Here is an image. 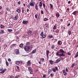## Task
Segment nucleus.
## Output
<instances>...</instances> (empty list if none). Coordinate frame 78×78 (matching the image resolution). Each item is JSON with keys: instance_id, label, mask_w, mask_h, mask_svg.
<instances>
[{"instance_id": "57", "label": "nucleus", "mask_w": 78, "mask_h": 78, "mask_svg": "<svg viewBox=\"0 0 78 78\" xmlns=\"http://www.w3.org/2000/svg\"><path fill=\"white\" fill-rule=\"evenodd\" d=\"M6 10H7V11H9L10 10L9 9H8V8H6Z\"/></svg>"}, {"instance_id": "64", "label": "nucleus", "mask_w": 78, "mask_h": 78, "mask_svg": "<svg viewBox=\"0 0 78 78\" xmlns=\"http://www.w3.org/2000/svg\"><path fill=\"white\" fill-rule=\"evenodd\" d=\"M68 55H71V54L70 52H68Z\"/></svg>"}, {"instance_id": "24", "label": "nucleus", "mask_w": 78, "mask_h": 78, "mask_svg": "<svg viewBox=\"0 0 78 78\" xmlns=\"http://www.w3.org/2000/svg\"><path fill=\"white\" fill-rule=\"evenodd\" d=\"M8 78H14V77L13 76H9L8 77Z\"/></svg>"}, {"instance_id": "40", "label": "nucleus", "mask_w": 78, "mask_h": 78, "mask_svg": "<svg viewBox=\"0 0 78 78\" xmlns=\"http://www.w3.org/2000/svg\"><path fill=\"white\" fill-rule=\"evenodd\" d=\"M42 36L43 38H45V37H46V35H45L43 34Z\"/></svg>"}, {"instance_id": "34", "label": "nucleus", "mask_w": 78, "mask_h": 78, "mask_svg": "<svg viewBox=\"0 0 78 78\" xmlns=\"http://www.w3.org/2000/svg\"><path fill=\"white\" fill-rule=\"evenodd\" d=\"M7 47V45H6V44H5L4 45V49H5V48H6Z\"/></svg>"}, {"instance_id": "26", "label": "nucleus", "mask_w": 78, "mask_h": 78, "mask_svg": "<svg viewBox=\"0 0 78 78\" xmlns=\"http://www.w3.org/2000/svg\"><path fill=\"white\" fill-rule=\"evenodd\" d=\"M16 11L18 13H20V10L17 9L16 10Z\"/></svg>"}, {"instance_id": "47", "label": "nucleus", "mask_w": 78, "mask_h": 78, "mask_svg": "<svg viewBox=\"0 0 78 78\" xmlns=\"http://www.w3.org/2000/svg\"><path fill=\"white\" fill-rule=\"evenodd\" d=\"M53 75H54V73H51L50 76H53Z\"/></svg>"}, {"instance_id": "52", "label": "nucleus", "mask_w": 78, "mask_h": 78, "mask_svg": "<svg viewBox=\"0 0 78 78\" xmlns=\"http://www.w3.org/2000/svg\"><path fill=\"white\" fill-rule=\"evenodd\" d=\"M63 75L65 76H66V75H67V73L66 72L65 73H64V74Z\"/></svg>"}, {"instance_id": "48", "label": "nucleus", "mask_w": 78, "mask_h": 78, "mask_svg": "<svg viewBox=\"0 0 78 78\" xmlns=\"http://www.w3.org/2000/svg\"><path fill=\"white\" fill-rule=\"evenodd\" d=\"M49 37H50V38H52L53 37V36L52 35H49L48 36Z\"/></svg>"}, {"instance_id": "61", "label": "nucleus", "mask_w": 78, "mask_h": 78, "mask_svg": "<svg viewBox=\"0 0 78 78\" xmlns=\"http://www.w3.org/2000/svg\"><path fill=\"white\" fill-rule=\"evenodd\" d=\"M27 7H28V8H30V5H27Z\"/></svg>"}, {"instance_id": "18", "label": "nucleus", "mask_w": 78, "mask_h": 78, "mask_svg": "<svg viewBox=\"0 0 78 78\" xmlns=\"http://www.w3.org/2000/svg\"><path fill=\"white\" fill-rule=\"evenodd\" d=\"M77 13H78V12L76 11H75L73 12V14H74V15H76V14Z\"/></svg>"}, {"instance_id": "63", "label": "nucleus", "mask_w": 78, "mask_h": 78, "mask_svg": "<svg viewBox=\"0 0 78 78\" xmlns=\"http://www.w3.org/2000/svg\"><path fill=\"white\" fill-rule=\"evenodd\" d=\"M62 72H63V73H64L66 72L65 70H63Z\"/></svg>"}, {"instance_id": "39", "label": "nucleus", "mask_w": 78, "mask_h": 78, "mask_svg": "<svg viewBox=\"0 0 78 78\" xmlns=\"http://www.w3.org/2000/svg\"><path fill=\"white\" fill-rule=\"evenodd\" d=\"M68 34L69 35H70L71 34V31L70 30L68 31Z\"/></svg>"}, {"instance_id": "3", "label": "nucleus", "mask_w": 78, "mask_h": 78, "mask_svg": "<svg viewBox=\"0 0 78 78\" xmlns=\"http://www.w3.org/2000/svg\"><path fill=\"white\" fill-rule=\"evenodd\" d=\"M62 59H63V58L62 57H60L58 58V59L56 60L55 62L56 63H58V62H59V61H61V60H62Z\"/></svg>"}, {"instance_id": "19", "label": "nucleus", "mask_w": 78, "mask_h": 78, "mask_svg": "<svg viewBox=\"0 0 78 78\" xmlns=\"http://www.w3.org/2000/svg\"><path fill=\"white\" fill-rule=\"evenodd\" d=\"M57 27H56V24H55V25H54L53 27V29L54 30H55L56 29Z\"/></svg>"}, {"instance_id": "14", "label": "nucleus", "mask_w": 78, "mask_h": 78, "mask_svg": "<svg viewBox=\"0 0 78 78\" xmlns=\"http://www.w3.org/2000/svg\"><path fill=\"white\" fill-rule=\"evenodd\" d=\"M58 56H59L60 57H61V56H65V55H64V54H63V53H62V54H59V55Z\"/></svg>"}, {"instance_id": "42", "label": "nucleus", "mask_w": 78, "mask_h": 78, "mask_svg": "<svg viewBox=\"0 0 78 78\" xmlns=\"http://www.w3.org/2000/svg\"><path fill=\"white\" fill-rule=\"evenodd\" d=\"M74 66H75V64H73L71 66V67H72V68H73V67H74Z\"/></svg>"}, {"instance_id": "49", "label": "nucleus", "mask_w": 78, "mask_h": 78, "mask_svg": "<svg viewBox=\"0 0 78 78\" xmlns=\"http://www.w3.org/2000/svg\"><path fill=\"white\" fill-rule=\"evenodd\" d=\"M1 28H4V26H3L2 25H1Z\"/></svg>"}, {"instance_id": "8", "label": "nucleus", "mask_w": 78, "mask_h": 78, "mask_svg": "<svg viewBox=\"0 0 78 78\" xmlns=\"http://www.w3.org/2000/svg\"><path fill=\"white\" fill-rule=\"evenodd\" d=\"M27 64L28 66H31V62L30 60H29L27 62Z\"/></svg>"}, {"instance_id": "37", "label": "nucleus", "mask_w": 78, "mask_h": 78, "mask_svg": "<svg viewBox=\"0 0 78 78\" xmlns=\"http://www.w3.org/2000/svg\"><path fill=\"white\" fill-rule=\"evenodd\" d=\"M15 45H16V44H13L11 45L10 47H14V46H15Z\"/></svg>"}, {"instance_id": "43", "label": "nucleus", "mask_w": 78, "mask_h": 78, "mask_svg": "<svg viewBox=\"0 0 78 78\" xmlns=\"http://www.w3.org/2000/svg\"><path fill=\"white\" fill-rule=\"evenodd\" d=\"M57 41H58V40H57V39H54V43H55V42H57Z\"/></svg>"}, {"instance_id": "54", "label": "nucleus", "mask_w": 78, "mask_h": 78, "mask_svg": "<svg viewBox=\"0 0 78 78\" xmlns=\"http://www.w3.org/2000/svg\"><path fill=\"white\" fill-rule=\"evenodd\" d=\"M30 42H28L26 43V45H30Z\"/></svg>"}, {"instance_id": "6", "label": "nucleus", "mask_w": 78, "mask_h": 78, "mask_svg": "<svg viewBox=\"0 0 78 78\" xmlns=\"http://www.w3.org/2000/svg\"><path fill=\"white\" fill-rule=\"evenodd\" d=\"M15 52L16 55H18L19 54V51L18 49L16 50H15Z\"/></svg>"}, {"instance_id": "59", "label": "nucleus", "mask_w": 78, "mask_h": 78, "mask_svg": "<svg viewBox=\"0 0 78 78\" xmlns=\"http://www.w3.org/2000/svg\"><path fill=\"white\" fill-rule=\"evenodd\" d=\"M16 68L18 69V70H19V67L18 66H16Z\"/></svg>"}, {"instance_id": "17", "label": "nucleus", "mask_w": 78, "mask_h": 78, "mask_svg": "<svg viewBox=\"0 0 78 78\" xmlns=\"http://www.w3.org/2000/svg\"><path fill=\"white\" fill-rule=\"evenodd\" d=\"M55 32L56 33H59V30L57 29L55 31Z\"/></svg>"}, {"instance_id": "50", "label": "nucleus", "mask_w": 78, "mask_h": 78, "mask_svg": "<svg viewBox=\"0 0 78 78\" xmlns=\"http://www.w3.org/2000/svg\"><path fill=\"white\" fill-rule=\"evenodd\" d=\"M55 70H57V71L58 70V67H57L56 66L55 67Z\"/></svg>"}, {"instance_id": "35", "label": "nucleus", "mask_w": 78, "mask_h": 78, "mask_svg": "<svg viewBox=\"0 0 78 78\" xmlns=\"http://www.w3.org/2000/svg\"><path fill=\"white\" fill-rule=\"evenodd\" d=\"M52 70L54 72H56V69H55V68H52Z\"/></svg>"}, {"instance_id": "45", "label": "nucleus", "mask_w": 78, "mask_h": 78, "mask_svg": "<svg viewBox=\"0 0 78 78\" xmlns=\"http://www.w3.org/2000/svg\"><path fill=\"white\" fill-rule=\"evenodd\" d=\"M44 9L45 10L47 13V14H48V10H47V9Z\"/></svg>"}, {"instance_id": "51", "label": "nucleus", "mask_w": 78, "mask_h": 78, "mask_svg": "<svg viewBox=\"0 0 78 78\" xmlns=\"http://www.w3.org/2000/svg\"><path fill=\"white\" fill-rule=\"evenodd\" d=\"M35 18H37V15L35 14Z\"/></svg>"}, {"instance_id": "60", "label": "nucleus", "mask_w": 78, "mask_h": 78, "mask_svg": "<svg viewBox=\"0 0 78 78\" xmlns=\"http://www.w3.org/2000/svg\"><path fill=\"white\" fill-rule=\"evenodd\" d=\"M24 9H23L22 10V13H24Z\"/></svg>"}, {"instance_id": "15", "label": "nucleus", "mask_w": 78, "mask_h": 78, "mask_svg": "<svg viewBox=\"0 0 78 78\" xmlns=\"http://www.w3.org/2000/svg\"><path fill=\"white\" fill-rule=\"evenodd\" d=\"M49 62L50 63V64L51 65H52L53 64V62H54L53 61L50 60L49 61Z\"/></svg>"}, {"instance_id": "1", "label": "nucleus", "mask_w": 78, "mask_h": 78, "mask_svg": "<svg viewBox=\"0 0 78 78\" xmlns=\"http://www.w3.org/2000/svg\"><path fill=\"white\" fill-rule=\"evenodd\" d=\"M6 69H3V68H0V73H4V72H6Z\"/></svg>"}, {"instance_id": "44", "label": "nucleus", "mask_w": 78, "mask_h": 78, "mask_svg": "<svg viewBox=\"0 0 78 78\" xmlns=\"http://www.w3.org/2000/svg\"><path fill=\"white\" fill-rule=\"evenodd\" d=\"M43 34H44V32H42L40 34L41 36H42L44 35Z\"/></svg>"}, {"instance_id": "4", "label": "nucleus", "mask_w": 78, "mask_h": 78, "mask_svg": "<svg viewBox=\"0 0 78 78\" xmlns=\"http://www.w3.org/2000/svg\"><path fill=\"white\" fill-rule=\"evenodd\" d=\"M28 69L29 70V72H30V74H32V73H31V72H33V69H32L31 67H29L28 68Z\"/></svg>"}, {"instance_id": "10", "label": "nucleus", "mask_w": 78, "mask_h": 78, "mask_svg": "<svg viewBox=\"0 0 78 78\" xmlns=\"http://www.w3.org/2000/svg\"><path fill=\"white\" fill-rule=\"evenodd\" d=\"M59 53H65V51H63V50L62 49H60L59 50Z\"/></svg>"}, {"instance_id": "25", "label": "nucleus", "mask_w": 78, "mask_h": 78, "mask_svg": "<svg viewBox=\"0 0 78 78\" xmlns=\"http://www.w3.org/2000/svg\"><path fill=\"white\" fill-rule=\"evenodd\" d=\"M19 46L20 47H21V48H22V47L23 46V44L21 43L20 45Z\"/></svg>"}, {"instance_id": "12", "label": "nucleus", "mask_w": 78, "mask_h": 78, "mask_svg": "<svg viewBox=\"0 0 78 78\" xmlns=\"http://www.w3.org/2000/svg\"><path fill=\"white\" fill-rule=\"evenodd\" d=\"M17 19H18V15H16L15 17L14 20H17Z\"/></svg>"}, {"instance_id": "32", "label": "nucleus", "mask_w": 78, "mask_h": 78, "mask_svg": "<svg viewBox=\"0 0 78 78\" xmlns=\"http://www.w3.org/2000/svg\"><path fill=\"white\" fill-rule=\"evenodd\" d=\"M41 59L42 61L43 62H45V59L44 58H41Z\"/></svg>"}, {"instance_id": "38", "label": "nucleus", "mask_w": 78, "mask_h": 78, "mask_svg": "<svg viewBox=\"0 0 78 78\" xmlns=\"http://www.w3.org/2000/svg\"><path fill=\"white\" fill-rule=\"evenodd\" d=\"M42 4L43 7L44 8V9H45V3H43Z\"/></svg>"}, {"instance_id": "21", "label": "nucleus", "mask_w": 78, "mask_h": 78, "mask_svg": "<svg viewBox=\"0 0 78 78\" xmlns=\"http://www.w3.org/2000/svg\"><path fill=\"white\" fill-rule=\"evenodd\" d=\"M33 33V32L31 30H29L27 32V34H30L31 33Z\"/></svg>"}, {"instance_id": "16", "label": "nucleus", "mask_w": 78, "mask_h": 78, "mask_svg": "<svg viewBox=\"0 0 78 78\" xmlns=\"http://www.w3.org/2000/svg\"><path fill=\"white\" fill-rule=\"evenodd\" d=\"M51 72H52V70H51V69H49L48 71V74H50V73H51Z\"/></svg>"}, {"instance_id": "22", "label": "nucleus", "mask_w": 78, "mask_h": 78, "mask_svg": "<svg viewBox=\"0 0 78 78\" xmlns=\"http://www.w3.org/2000/svg\"><path fill=\"white\" fill-rule=\"evenodd\" d=\"M40 4H39V6H40V7H42V2H40Z\"/></svg>"}, {"instance_id": "7", "label": "nucleus", "mask_w": 78, "mask_h": 78, "mask_svg": "<svg viewBox=\"0 0 78 78\" xmlns=\"http://www.w3.org/2000/svg\"><path fill=\"white\" fill-rule=\"evenodd\" d=\"M57 44L59 45H61L62 44V41H58L57 43Z\"/></svg>"}, {"instance_id": "53", "label": "nucleus", "mask_w": 78, "mask_h": 78, "mask_svg": "<svg viewBox=\"0 0 78 78\" xmlns=\"http://www.w3.org/2000/svg\"><path fill=\"white\" fill-rule=\"evenodd\" d=\"M39 71V69H37L35 70V72H38Z\"/></svg>"}, {"instance_id": "13", "label": "nucleus", "mask_w": 78, "mask_h": 78, "mask_svg": "<svg viewBox=\"0 0 78 78\" xmlns=\"http://www.w3.org/2000/svg\"><path fill=\"white\" fill-rule=\"evenodd\" d=\"M29 4L31 6H34V5L33 2H30Z\"/></svg>"}, {"instance_id": "28", "label": "nucleus", "mask_w": 78, "mask_h": 78, "mask_svg": "<svg viewBox=\"0 0 78 78\" xmlns=\"http://www.w3.org/2000/svg\"><path fill=\"white\" fill-rule=\"evenodd\" d=\"M55 46L54 44L52 45L51 47V48L52 49H53L54 48H55Z\"/></svg>"}, {"instance_id": "33", "label": "nucleus", "mask_w": 78, "mask_h": 78, "mask_svg": "<svg viewBox=\"0 0 78 78\" xmlns=\"http://www.w3.org/2000/svg\"><path fill=\"white\" fill-rule=\"evenodd\" d=\"M48 54H49V51H46V55H48Z\"/></svg>"}, {"instance_id": "46", "label": "nucleus", "mask_w": 78, "mask_h": 78, "mask_svg": "<svg viewBox=\"0 0 78 78\" xmlns=\"http://www.w3.org/2000/svg\"><path fill=\"white\" fill-rule=\"evenodd\" d=\"M56 55L57 56H59V52H58L56 53Z\"/></svg>"}, {"instance_id": "31", "label": "nucleus", "mask_w": 78, "mask_h": 78, "mask_svg": "<svg viewBox=\"0 0 78 78\" xmlns=\"http://www.w3.org/2000/svg\"><path fill=\"white\" fill-rule=\"evenodd\" d=\"M10 17V19H12L13 20H14V16H11Z\"/></svg>"}, {"instance_id": "56", "label": "nucleus", "mask_w": 78, "mask_h": 78, "mask_svg": "<svg viewBox=\"0 0 78 78\" xmlns=\"http://www.w3.org/2000/svg\"><path fill=\"white\" fill-rule=\"evenodd\" d=\"M41 14H44V12L42 10H41Z\"/></svg>"}, {"instance_id": "11", "label": "nucleus", "mask_w": 78, "mask_h": 78, "mask_svg": "<svg viewBox=\"0 0 78 78\" xmlns=\"http://www.w3.org/2000/svg\"><path fill=\"white\" fill-rule=\"evenodd\" d=\"M36 49H35L33 50V51H32L31 53V54H33L34 53H36Z\"/></svg>"}, {"instance_id": "20", "label": "nucleus", "mask_w": 78, "mask_h": 78, "mask_svg": "<svg viewBox=\"0 0 78 78\" xmlns=\"http://www.w3.org/2000/svg\"><path fill=\"white\" fill-rule=\"evenodd\" d=\"M4 33V30H2L0 31V34H3Z\"/></svg>"}, {"instance_id": "41", "label": "nucleus", "mask_w": 78, "mask_h": 78, "mask_svg": "<svg viewBox=\"0 0 78 78\" xmlns=\"http://www.w3.org/2000/svg\"><path fill=\"white\" fill-rule=\"evenodd\" d=\"M48 20V19L47 18H45L44 19V21H47Z\"/></svg>"}, {"instance_id": "36", "label": "nucleus", "mask_w": 78, "mask_h": 78, "mask_svg": "<svg viewBox=\"0 0 78 78\" xmlns=\"http://www.w3.org/2000/svg\"><path fill=\"white\" fill-rule=\"evenodd\" d=\"M6 64L7 66H9V63H8V62L7 61H6Z\"/></svg>"}, {"instance_id": "62", "label": "nucleus", "mask_w": 78, "mask_h": 78, "mask_svg": "<svg viewBox=\"0 0 78 78\" xmlns=\"http://www.w3.org/2000/svg\"><path fill=\"white\" fill-rule=\"evenodd\" d=\"M70 23H69L67 25V27H69V26H70Z\"/></svg>"}, {"instance_id": "23", "label": "nucleus", "mask_w": 78, "mask_h": 78, "mask_svg": "<svg viewBox=\"0 0 78 78\" xmlns=\"http://www.w3.org/2000/svg\"><path fill=\"white\" fill-rule=\"evenodd\" d=\"M50 5L51 7V9H53V5L51 4H50Z\"/></svg>"}, {"instance_id": "29", "label": "nucleus", "mask_w": 78, "mask_h": 78, "mask_svg": "<svg viewBox=\"0 0 78 78\" xmlns=\"http://www.w3.org/2000/svg\"><path fill=\"white\" fill-rule=\"evenodd\" d=\"M7 30L8 31H9V32H11V31H12V29H7Z\"/></svg>"}, {"instance_id": "5", "label": "nucleus", "mask_w": 78, "mask_h": 78, "mask_svg": "<svg viewBox=\"0 0 78 78\" xmlns=\"http://www.w3.org/2000/svg\"><path fill=\"white\" fill-rule=\"evenodd\" d=\"M22 62L21 61H16V65H19V64H22Z\"/></svg>"}, {"instance_id": "30", "label": "nucleus", "mask_w": 78, "mask_h": 78, "mask_svg": "<svg viewBox=\"0 0 78 78\" xmlns=\"http://www.w3.org/2000/svg\"><path fill=\"white\" fill-rule=\"evenodd\" d=\"M55 15L57 17H59V13H56Z\"/></svg>"}, {"instance_id": "2", "label": "nucleus", "mask_w": 78, "mask_h": 78, "mask_svg": "<svg viewBox=\"0 0 78 78\" xmlns=\"http://www.w3.org/2000/svg\"><path fill=\"white\" fill-rule=\"evenodd\" d=\"M24 49L27 51H28V50L30 49V47L29 46H26L24 47Z\"/></svg>"}, {"instance_id": "9", "label": "nucleus", "mask_w": 78, "mask_h": 78, "mask_svg": "<svg viewBox=\"0 0 78 78\" xmlns=\"http://www.w3.org/2000/svg\"><path fill=\"white\" fill-rule=\"evenodd\" d=\"M28 21H27L23 20V24H24V25H27V24L28 23Z\"/></svg>"}, {"instance_id": "58", "label": "nucleus", "mask_w": 78, "mask_h": 78, "mask_svg": "<svg viewBox=\"0 0 78 78\" xmlns=\"http://www.w3.org/2000/svg\"><path fill=\"white\" fill-rule=\"evenodd\" d=\"M18 4V5H20V1H19L18 2H17Z\"/></svg>"}, {"instance_id": "55", "label": "nucleus", "mask_w": 78, "mask_h": 78, "mask_svg": "<svg viewBox=\"0 0 78 78\" xmlns=\"http://www.w3.org/2000/svg\"><path fill=\"white\" fill-rule=\"evenodd\" d=\"M46 76V74L44 75H43V78H45V76Z\"/></svg>"}, {"instance_id": "27", "label": "nucleus", "mask_w": 78, "mask_h": 78, "mask_svg": "<svg viewBox=\"0 0 78 78\" xmlns=\"http://www.w3.org/2000/svg\"><path fill=\"white\" fill-rule=\"evenodd\" d=\"M35 9L36 10H38V6L37 4L35 5Z\"/></svg>"}]
</instances>
